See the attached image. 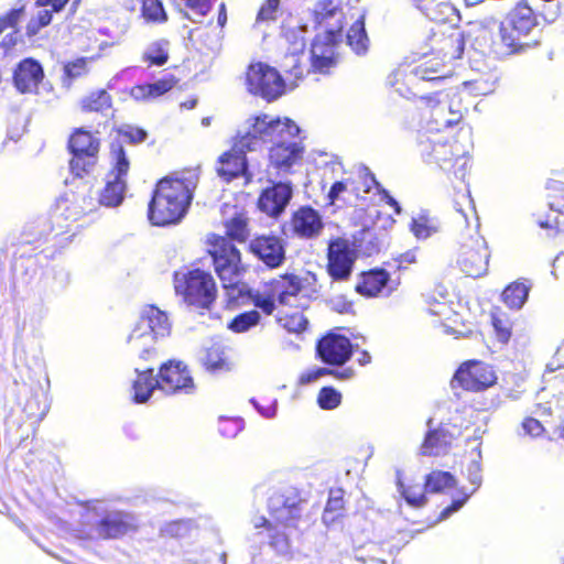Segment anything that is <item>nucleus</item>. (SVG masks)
Returning a JSON list of instances; mask_svg holds the SVG:
<instances>
[{
  "label": "nucleus",
  "mask_w": 564,
  "mask_h": 564,
  "mask_svg": "<svg viewBox=\"0 0 564 564\" xmlns=\"http://www.w3.org/2000/svg\"><path fill=\"white\" fill-rule=\"evenodd\" d=\"M346 517L345 491L340 487L330 488L322 514L323 523L327 527L340 522Z\"/></svg>",
  "instance_id": "72a5a7b5"
},
{
  "label": "nucleus",
  "mask_w": 564,
  "mask_h": 564,
  "mask_svg": "<svg viewBox=\"0 0 564 564\" xmlns=\"http://www.w3.org/2000/svg\"><path fill=\"white\" fill-rule=\"evenodd\" d=\"M306 500L299 492L281 496L279 506L269 508L270 518L259 517L254 529H264L268 545L280 555L291 551L292 540L303 535L313 523V516L305 511Z\"/></svg>",
  "instance_id": "20e7f679"
},
{
  "label": "nucleus",
  "mask_w": 564,
  "mask_h": 564,
  "mask_svg": "<svg viewBox=\"0 0 564 564\" xmlns=\"http://www.w3.org/2000/svg\"><path fill=\"white\" fill-rule=\"evenodd\" d=\"M247 251L269 270H276L286 261V243L272 232L253 236Z\"/></svg>",
  "instance_id": "f3484780"
},
{
  "label": "nucleus",
  "mask_w": 564,
  "mask_h": 564,
  "mask_svg": "<svg viewBox=\"0 0 564 564\" xmlns=\"http://www.w3.org/2000/svg\"><path fill=\"white\" fill-rule=\"evenodd\" d=\"M411 230L417 238H427L432 234V228L427 224V219L420 217L412 220Z\"/></svg>",
  "instance_id": "0e129e2a"
},
{
  "label": "nucleus",
  "mask_w": 564,
  "mask_h": 564,
  "mask_svg": "<svg viewBox=\"0 0 564 564\" xmlns=\"http://www.w3.org/2000/svg\"><path fill=\"white\" fill-rule=\"evenodd\" d=\"M326 272L335 282L348 281L351 276L357 252L348 239L336 237L328 241Z\"/></svg>",
  "instance_id": "dca6fc26"
},
{
  "label": "nucleus",
  "mask_w": 564,
  "mask_h": 564,
  "mask_svg": "<svg viewBox=\"0 0 564 564\" xmlns=\"http://www.w3.org/2000/svg\"><path fill=\"white\" fill-rule=\"evenodd\" d=\"M539 19L527 1H519L510 10L500 25V42L507 54H518L536 45L531 39L532 31L538 26Z\"/></svg>",
  "instance_id": "1a4fd4ad"
},
{
  "label": "nucleus",
  "mask_w": 564,
  "mask_h": 564,
  "mask_svg": "<svg viewBox=\"0 0 564 564\" xmlns=\"http://www.w3.org/2000/svg\"><path fill=\"white\" fill-rule=\"evenodd\" d=\"M415 7L436 25H451L459 17L458 10L449 0H432L415 3Z\"/></svg>",
  "instance_id": "7c9ffc66"
},
{
  "label": "nucleus",
  "mask_w": 564,
  "mask_h": 564,
  "mask_svg": "<svg viewBox=\"0 0 564 564\" xmlns=\"http://www.w3.org/2000/svg\"><path fill=\"white\" fill-rule=\"evenodd\" d=\"M241 430V422L235 419H221L218 424V431L225 437H234Z\"/></svg>",
  "instance_id": "680f3d73"
},
{
  "label": "nucleus",
  "mask_w": 564,
  "mask_h": 564,
  "mask_svg": "<svg viewBox=\"0 0 564 564\" xmlns=\"http://www.w3.org/2000/svg\"><path fill=\"white\" fill-rule=\"evenodd\" d=\"M347 44L357 53H365L368 47V36L365 29V15L359 17L349 28Z\"/></svg>",
  "instance_id": "a18cd8bd"
},
{
  "label": "nucleus",
  "mask_w": 564,
  "mask_h": 564,
  "mask_svg": "<svg viewBox=\"0 0 564 564\" xmlns=\"http://www.w3.org/2000/svg\"><path fill=\"white\" fill-rule=\"evenodd\" d=\"M446 62L436 59V55H427L413 68V75L420 80H438L446 77Z\"/></svg>",
  "instance_id": "ea45409f"
},
{
  "label": "nucleus",
  "mask_w": 564,
  "mask_h": 564,
  "mask_svg": "<svg viewBox=\"0 0 564 564\" xmlns=\"http://www.w3.org/2000/svg\"><path fill=\"white\" fill-rule=\"evenodd\" d=\"M67 150L70 154L83 153L87 156H98L100 140L84 128H76L67 141Z\"/></svg>",
  "instance_id": "473e14b6"
},
{
  "label": "nucleus",
  "mask_w": 564,
  "mask_h": 564,
  "mask_svg": "<svg viewBox=\"0 0 564 564\" xmlns=\"http://www.w3.org/2000/svg\"><path fill=\"white\" fill-rule=\"evenodd\" d=\"M171 333V323L165 312L154 305L147 306L128 336V344L144 361L154 360L158 351L154 343Z\"/></svg>",
  "instance_id": "6e6552de"
},
{
  "label": "nucleus",
  "mask_w": 564,
  "mask_h": 564,
  "mask_svg": "<svg viewBox=\"0 0 564 564\" xmlns=\"http://www.w3.org/2000/svg\"><path fill=\"white\" fill-rule=\"evenodd\" d=\"M45 78L41 63L34 57L21 59L12 73V83L20 94L36 95Z\"/></svg>",
  "instance_id": "b1692460"
},
{
  "label": "nucleus",
  "mask_w": 564,
  "mask_h": 564,
  "mask_svg": "<svg viewBox=\"0 0 564 564\" xmlns=\"http://www.w3.org/2000/svg\"><path fill=\"white\" fill-rule=\"evenodd\" d=\"M246 85L250 94L268 102L274 101L286 91V82L280 72L263 62L250 64L246 70Z\"/></svg>",
  "instance_id": "4468645a"
},
{
  "label": "nucleus",
  "mask_w": 564,
  "mask_h": 564,
  "mask_svg": "<svg viewBox=\"0 0 564 564\" xmlns=\"http://www.w3.org/2000/svg\"><path fill=\"white\" fill-rule=\"evenodd\" d=\"M313 21L318 28H324L323 37L327 43L338 44L343 39L345 28V13L339 2L335 0H319L313 11Z\"/></svg>",
  "instance_id": "aec40b11"
},
{
  "label": "nucleus",
  "mask_w": 564,
  "mask_h": 564,
  "mask_svg": "<svg viewBox=\"0 0 564 564\" xmlns=\"http://www.w3.org/2000/svg\"><path fill=\"white\" fill-rule=\"evenodd\" d=\"M390 281V274L381 268L371 269L360 274L355 290L358 294L375 297L383 292Z\"/></svg>",
  "instance_id": "2f4dec72"
},
{
  "label": "nucleus",
  "mask_w": 564,
  "mask_h": 564,
  "mask_svg": "<svg viewBox=\"0 0 564 564\" xmlns=\"http://www.w3.org/2000/svg\"><path fill=\"white\" fill-rule=\"evenodd\" d=\"M316 358L328 366H343L352 356V344L345 335L328 332L315 346Z\"/></svg>",
  "instance_id": "4be33fe9"
},
{
  "label": "nucleus",
  "mask_w": 564,
  "mask_h": 564,
  "mask_svg": "<svg viewBox=\"0 0 564 564\" xmlns=\"http://www.w3.org/2000/svg\"><path fill=\"white\" fill-rule=\"evenodd\" d=\"M67 194L86 216L97 209V199L93 195L91 186L87 183L80 184L76 191H70Z\"/></svg>",
  "instance_id": "09e8293b"
},
{
  "label": "nucleus",
  "mask_w": 564,
  "mask_h": 564,
  "mask_svg": "<svg viewBox=\"0 0 564 564\" xmlns=\"http://www.w3.org/2000/svg\"><path fill=\"white\" fill-rule=\"evenodd\" d=\"M253 143L252 127H250V131L239 137L234 145L219 156L216 171L224 181L230 182L246 173V152L252 150Z\"/></svg>",
  "instance_id": "a211bd4d"
},
{
  "label": "nucleus",
  "mask_w": 564,
  "mask_h": 564,
  "mask_svg": "<svg viewBox=\"0 0 564 564\" xmlns=\"http://www.w3.org/2000/svg\"><path fill=\"white\" fill-rule=\"evenodd\" d=\"M292 195L289 183L278 182L260 193L257 206L267 216L278 218L285 210Z\"/></svg>",
  "instance_id": "bb28decb"
},
{
  "label": "nucleus",
  "mask_w": 564,
  "mask_h": 564,
  "mask_svg": "<svg viewBox=\"0 0 564 564\" xmlns=\"http://www.w3.org/2000/svg\"><path fill=\"white\" fill-rule=\"evenodd\" d=\"M137 529L138 524L133 516L123 511H112L96 521L91 531L84 532V536L96 540H115L137 531Z\"/></svg>",
  "instance_id": "412c9836"
},
{
  "label": "nucleus",
  "mask_w": 564,
  "mask_h": 564,
  "mask_svg": "<svg viewBox=\"0 0 564 564\" xmlns=\"http://www.w3.org/2000/svg\"><path fill=\"white\" fill-rule=\"evenodd\" d=\"M159 390L165 395L192 393L195 389L194 379L187 365L181 360L169 359L158 370Z\"/></svg>",
  "instance_id": "6ab92c4d"
},
{
  "label": "nucleus",
  "mask_w": 564,
  "mask_h": 564,
  "mask_svg": "<svg viewBox=\"0 0 564 564\" xmlns=\"http://www.w3.org/2000/svg\"><path fill=\"white\" fill-rule=\"evenodd\" d=\"M397 261L400 269H406L408 265L416 262L415 252L413 250L405 251L397 258Z\"/></svg>",
  "instance_id": "774afa93"
},
{
  "label": "nucleus",
  "mask_w": 564,
  "mask_h": 564,
  "mask_svg": "<svg viewBox=\"0 0 564 564\" xmlns=\"http://www.w3.org/2000/svg\"><path fill=\"white\" fill-rule=\"evenodd\" d=\"M343 400L341 393L332 386L322 387L317 393L316 402L322 410L337 409Z\"/></svg>",
  "instance_id": "864d4df0"
},
{
  "label": "nucleus",
  "mask_w": 564,
  "mask_h": 564,
  "mask_svg": "<svg viewBox=\"0 0 564 564\" xmlns=\"http://www.w3.org/2000/svg\"><path fill=\"white\" fill-rule=\"evenodd\" d=\"M467 40H474L473 45H476L479 41L486 43L489 40V32L484 28H478L465 33L454 24L436 25L425 36L426 51H423L421 55L423 57L436 55V59H442L448 64L463 56Z\"/></svg>",
  "instance_id": "0eeeda50"
},
{
  "label": "nucleus",
  "mask_w": 564,
  "mask_h": 564,
  "mask_svg": "<svg viewBox=\"0 0 564 564\" xmlns=\"http://www.w3.org/2000/svg\"><path fill=\"white\" fill-rule=\"evenodd\" d=\"M491 326L494 328L496 339L507 345L512 337L513 322L510 316L501 311L491 313Z\"/></svg>",
  "instance_id": "49530a36"
},
{
  "label": "nucleus",
  "mask_w": 564,
  "mask_h": 564,
  "mask_svg": "<svg viewBox=\"0 0 564 564\" xmlns=\"http://www.w3.org/2000/svg\"><path fill=\"white\" fill-rule=\"evenodd\" d=\"M141 18L147 23L164 24L169 20V14L161 0H140Z\"/></svg>",
  "instance_id": "c03bdc74"
},
{
  "label": "nucleus",
  "mask_w": 564,
  "mask_h": 564,
  "mask_svg": "<svg viewBox=\"0 0 564 564\" xmlns=\"http://www.w3.org/2000/svg\"><path fill=\"white\" fill-rule=\"evenodd\" d=\"M82 0H35L37 8L50 7V9L40 10L25 24V36L34 39L42 29L48 26L53 21L54 13L62 12L67 4H70L72 13H75Z\"/></svg>",
  "instance_id": "393cba45"
},
{
  "label": "nucleus",
  "mask_w": 564,
  "mask_h": 564,
  "mask_svg": "<svg viewBox=\"0 0 564 564\" xmlns=\"http://www.w3.org/2000/svg\"><path fill=\"white\" fill-rule=\"evenodd\" d=\"M169 47H170V42L166 39L155 40L142 53L141 61L148 67L164 66L170 59Z\"/></svg>",
  "instance_id": "a19ab883"
},
{
  "label": "nucleus",
  "mask_w": 564,
  "mask_h": 564,
  "mask_svg": "<svg viewBox=\"0 0 564 564\" xmlns=\"http://www.w3.org/2000/svg\"><path fill=\"white\" fill-rule=\"evenodd\" d=\"M178 12L188 17V11L199 17H206L213 9L212 0H171Z\"/></svg>",
  "instance_id": "8fccbe9b"
},
{
  "label": "nucleus",
  "mask_w": 564,
  "mask_h": 564,
  "mask_svg": "<svg viewBox=\"0 0 564 564\" xmlns=\"http://www.w3.org/2000/svg\"><path fill=\"white\" fill-rule=\"evenodd\" d=\"M96 61V56L90 57H77L73 61H68L63 66V77L68 82H73L79 77L88 74V64Z\"/></svg>",
  "instance_id": "603ef678"
},
{
  "label": "nucleus",
  "mask_w": 564,
  "mask_h": 564,
  "mask_svg": "<svg viewBox=\"0 0 564 564\" xmlns=\"http://www.w3.org/2000/svg\"><path fill=\"white\" fill-rule=\"evenodd\" d=\"M498 376L492 365L480 359L459 364L451 379L452 389L478 393L497 384Z\"/></svg>",
  "instance_id": "ddd939ff"
},
{
  "label": "nucleus",
  "mask_w": 564,
  "mask_h": 564,
  "mask_svg": "<svg viewBox=\"0 0 564 564\" xmlns=\"http://www.w3.org/2000/svg\"><path fill=\"white\" fill-rule=\"evenodd\" d=\"M202 364L210 373H220L231 370V361L226 354V348L218 343H214L205 349Z\"/></svg>",
  "instance_id": "58836bf2"
},
{
  "label": "nucleus",
  "mask_w": 564,
  "mask_h": 564,
  "mask_svg": "<svg viewBox=\"0 0 564 564\" xmlns=\"http://www.w3.org/2000/svg\"><path fill=\"white\" fill-rule=\"evenodd\" d=\"M324 228L319 213L305 205L294 210L290 217V229L294 237L300 239H315Z\"/></svg>",
  "instance_id": "a878e982"
},
{
  "label": "nucleus",
  "mask_w": 564,
  "mask_h": 564,
  "mask_svg": "<svg viewBox=\"0 0 564 564\" xmlns=\"http://www.w3.org/2000/svg\"><path fill=\"white\" fill-rule=\"evenodd\" d=\"M327 372H328V368L314 367L312 369H307V370L301 372L297 377L296 382L299 386H307V384L321 379L322 377L327 376Z\"/></svg>",
  "instance_id": "052dcab7"
},
{
  "label": "nucleus",
  "mask_w": 564,
  "mask_h": 564,
  "mask_svg": "<svg viewBox=\"0 0 564 564\" xmlns=\"http://www.w3.org/2000/svg\"><path fill=\"white\" fill-rule=\"evenodd\" d=\"M112 105V96L105 88L90 90L79 101L80 110L87 113L105 115L111 110Z\"/></svg>",
  "instance_id": "4c0bfd02"
},
{
  "label": "nucleus",
  "mask_w": 564,
  "mask_h": 564,
  "mask_svg": "<svg viewBox=\"0 0 564 564\" xmlns=\"http://www.w3.org/2000/svg\"><path fill=\"white\" fill-rule=\"evenodd\" d=\"M467 471L470 477V484L473 486L471 491H475L481 482L480 468L477 464L473 463L467 467Z\"/></svg>",
  "instance_id": "338daca9"
},
{
  "label": "nucleus",
  "mask_w": 564,
  "mask_h": 564,
  "mask_svg": "<svg viewBox=\"0 0 564 564\" xmlns=\"http://www.w3.org/2000/svg\"><path fill=\"white\" fill-rule=\"evenodd\" d=\"M280 3L281 0H265L257 13V23L275 21Z\"/></svg>",
  "instance_id": "5fc2aeb1"
},
{
  "label": "nucleus",
  "mask_w": 564,
  "mask_h": 564,
  "mask_svg": "<svg viewBox=\"0 0 564 564\" xmlns=\"http://www.w3.org/2000/svg\"><path fill=\"white\" fill-rule=\"evenodd\" d=\"M303 278L295 272H283L263 283V290L247 286L242 297H248L263 315L275 314L276 323L290 334H303L310 322L304 315L308 308L307 296L304 295Z\"/></svg>",
  "instance_id": "f257e3e1"
},
{
  "label": "nucleus",
  "mask_w": 564,
  "mask_h": 564,
  "mask_svg": "<svg viewBox=\"0 0 564 564\" xmlns=\"http://www.w3.org/2000/svg\"><path fill=\"white\" fill-rule=\"evenodd\" d=\"M490 252L486 240L475 229L468 228L459 241L457 265L470 278H479L488 271Z\"/></svg>",
  "instance_id": "2eb2a0df"
},
{
  "label": "nucleus",
  "mask_w": 564,
  "mask_h": 564,
  "mask_svg": "<svg viewBox=\"0 0 564 564\" xmlns=\"http://www.w3.org/2000/svg\"><path fill=\"white\" fill-rule=\"evenodd\" d=\"M110 170L105 175V185L98 192L97 203L106 208H116L124 200L130 171L128 154L119 142L110 145Z\"/></svg>",
  "instance_id": "f8f14e48"
},
{
  "label": "nucleus",
  "mask_w": 564,
  "mask_h": 564,
  "mask_svg": "<svg viewBox=\"0 0 564 564\" xmlns=\"http://www.w3.org/2000/svg\"><path fill=\"white\" fill-rule=\"evenodd\" d=\"M206 243L207 253L223 288L229 296L242 297L248 284L242 281L247 269L242 262L241 251L228 237L218 234H209Z\"/></svg>",
  "instance_id": "423d86ee"
},
{
  "label": "nucleus",
  "mask_w": 564,
  "mask_h": 564,
  "mask_svg": "<svg viewBox=\"0 0 564 564\" xmlns=\"http://www.w3.org/2000/svg\"><path fill=\"white\" fill-rule=\"evenodd\" d=\"M153 368L135 370V379L132 381V401L134 403L147 402L155 389L159 390L158 376L154 377Z\"/></svg>",
  "instance_id": "c9c22d12"
},
{
  "label": "nucleus",
  "mask_w": 564,
  "mask_h": 564,
  "mask_svg": "<svg viewBox=\"0 0 564 564\" xmlns=\"http://www.w3.org/2000/svg\"><path fill=\"white\" fill-rule=\"evenodd\" d=\"M86 215L82 212L74 199L69 198L65 193L59 197L51 208L47 221L50 230L54 236H62L69 232L74 223L82 219Z\"/></svg>",
  "instance_id": "5701e85b"
},
{
  "label": "nucleus",
  "mask_w": 564,
  "mask_h": 564,
  "mask_svg": "<svg viewBox=\"0 0 564 564\" xmlns=\"http://www.w3.org/2000/svg\"><path fill=\"white\" fill-rule=\"evenodd\" d=\"M467 84L464 87L442 90L420 97L422 109L431 112L435 124L452 128L458 124L470 105Z\"/></svg>",
  "instance_id": "9b49d317"
},
{
  "label": "nucleus",
  "mask_w": 564,
  "mask_h": 564,
  "mask_svg": "<svg viewBox=\"0 0 564 564\" xmlns=\"http://www.w3.org/2000/svg\"><path fill=\"white\" fill-rule=\"evenodd\" d=\"M521 426L524 433L532 438L543 436L546 431L542 422L533 416H525L521 423Z\"/></svg>",
  "instance_id": "13d9d810"
},
{
  "label": "nucleus",
  "mask_w": 564,
  "mask_h": 564,
  "mask_svg": "<svg viewBox=\"0 0 564 564\" xmlns=\"http://www.w3.org/2000/svg\"><path fill=\"white\" fill-rule=\"evenodd\" d=\"M401 494L405 501L412 507H422L426 502L425 491L422 490L419 484L404 487Z\"/></svg>",
  "instance_id": "6e6d98bb"
},
{
  "label": "nucleus",
  "mask_w": 564,
  "mask_h": 564,
  "mask_svg": "<svg viewBox=\"0 0 564 564\" xmlns=\"http://www.w3.org/2000/svg\"><path fill=\"white\" fill-rule=\"evenodd\" d=\"M455 486V478L449 471L432 470L425 476L424 491L438 494Z\"/></svg>",
  "instance_id": "de8ad7c7"
},
{
  "label": "nucleus",
  "mask_w": 564,
  "mask_h": 564,
  "mask_svg": "<svg viewBox=\"0 0 564 564\" xmlns=\"http://www.w3.org/2000/svg\"><path fill=\"white\" fill-rule=\"evenodd\" d=\"M530 289L524 281H513L503 289L502 301L508 307L519 310L527 302Z\"/></svg>",
  "instance_id": "79ce46f5"
},
{
  "label": "nucleus",
  "mask_w": 564,
  "mask_h": 564,
  "mask_svg": "<svg viewBox=\"0 0 564 564\" xmlns=\"http://www.w3.org/2000/svg\"><path fill=\"white\" fill-rule=\"evenodd\" d=\"M173 288L177 296L191 307L209 311L216 302L217 284L209 271L193 268L173 274Z\"/></svg>",
  "instance_id": "9d476101"
},
{
  "label": "nucleus",
  "mask_w": 564,
  "mask_h": 564,
  "mask_svg": "<svg viewBox=\"0 0 564 564\" xmlns=\"http://www.w3.org/2000/svg\"><path fill=\"white\" fill-rule=\"evenodd\" d=\"M180 79L174 74H166L153 83H141L133 85L130 97L138 102H149L159 99L173 90Z\"/></svg>",
  "instance_id": "c85d7f7f"
},
{
  "label": "nucleus",
  "mask_w": 564,
  "mask_h": 564,
  "mask_svg": "<svg viewBox=\"0 0 564 564\" xmlns=\"http://www.w3.org/2000/svg\"><path fill=\"white\" fill-rule=\"evenodd\" d=\"M417 152L429 164H435L448 174L452 183L453 205L463 221L468 226L469 216L475 214V206L466 182L468 158L466 144L459 142L453 134L440 131L423 134L417 141Z\"/></svg>",
  "instance_id": "f03ea898"
},
{
  "label": "nucleus",
  "mask_w": 564,
  "mask_h": 564,
  "mask_svg": "<svg viewBox=\"0 0 564 564\" xmlns=\"http://www.w3.org/2000/svg\"><path fill=\"white\" fill-rule=\"evenodd\" d=\"M262 312L254 307L237 314L227 325V328L236 334L249 332L261 323Z\"/></svg>",
  "instance_id": "37998d69"
},
{
  "label": "nucleus",
  "mask_w": 564,
  "mask_h": 564,
  "mask_svg": "<svg viewBox=\"0 0 564 564\" xmlns=\"http://www.w3.org/2000/svg\"><path fill=\"white\" fill-rule=\"evenodd\" d=\"M252 133L253 140H262L272 145L268 152V166L276 175H286L293 172L295 166L301 165L305 148L296 140L300 128L290 118H272L267 113L253 117Z\"/></svg>",
  "instance_id": "7ed1b4c3"
},
{
  "label": "nucleus",
  "mask_w": 564,
  "mask_h": 564,
  "mask_svg": "<svg viewBox=\"0 0 564 564\" xmlns=\"http://www.w3.org/2000/svg\"><path fill=\"white\" fill-rule=\"evenodd\" d=\"M350 184H352L350 178L333 183L327 194L328 204L334 205L335 202L340 198V195L348 189Z\"/></svg>",
  "instance_id": "e2e57ef3"
},
{
  "label": "nucleus",
  "mask_w": 564,
  "mask_h": 564,
  "mask_svg": "<svg viewBox=\"0 0 564 564\" xmlns=\"http://www.w3.org/2000/svg\"><path fill=\"white\" fill-rule=\"evenodd\" d=\"M454 435L449 432L448 427L444 424L438 425L434 430H430L421 445L423 455L435 456L441 451L449 447L454 441Z\"/></svg>",
  "instance_id": "f704fd0d"
},
{
  "label": "nucleus",
  "mask_w": 564,
  "mask_h": 564,
  "mask_svg": "<svg viewBox=\"0 0 564 564\" xmlns=\"http://www.w3.org/2000/svg\"><path fill=\"white\" fill-rule=\"evenodd\" d=\"M25 14V4L11 8L0 15V35L10 30L0 41V50L4 56L11 55L21 42L19 24Z\"/></svg>",
  "instance_id": "cd10ccee"
},
{
  "label": "nucleus",
  "mask_w": 564,
  "mask_h": 564,
  "mask_svg": "<svg viewBox=\"0 0 564 564\" xmlns=\"http://www.w3.org/2000/svg\"><path fill=\"white\" fill-rule=\"evenodd\" d=\"M310 72V68L305 69L304 65H302L300 62H296L289 70H286V87H297Z\"/></svg>",
  "instance_id": "4d7b16f0"
},
{
  "label": "nucleus",
  "mask_w": 564,
  "mask_h": 564,
  "mask_svg": "<svg viewBox=\"0 0 564 564\" xmlns=\"http://www.w3.org/2000/svg\"><path fill=\"white\" fill-rule=\"evenodd\" d=\"M335 45L336 44L327 43L325 37H315L310 56V70L312 73L326 75L336 66L337 58L334 51Z\"/></svg>",
  "instance_id": "c756f323"
},
{
  "label": "nucleus",
  "mask_w": 564,
  "mask_h": 564,
  "mask_svg": "<svg viewBox=\"0 0 564 564\" xmlns=\"http://www.w3.org/2000/svg\"><path fill=\"white\" fill-rule=\"evenodd\" d=\"M197 184L198 172L193 169L160 178L148 205L149 221L160 227L178 223L187 213Z\"/></svg>",
  "instance_id": "39448f33"
},
{
  "label": "nucleus",
  "mask_w": 564,
  "mask_h": 564,
  "mask_svg": "<svg viewBox=\"0 0 564 564\" xmlns=\"http://www.w3.org/2000/svg\"><path fill=\"white\" fill-rule=\"evenodd\" d=\"M327 376H330L337 380H350L355 376V370L351 367L344 369H330L328 368Z\"/></svg>",
  "instance_id": "69168bd1"
},
{
  "label": "nucleus",
  "mask_w": 564,
  "mask_h": 564,
  "mask_svg": "<svg viewBox=\"0 0 564 564\" xmlns=\"http://www.w3.org/2000/svg\"><path fill=\"white\" fill-rule=\"evenodd\" d=\"M225 235L230 241L245 243L251 236L250 218L246 212H237L224 221Z\"/></svg>",
  "instance_id": "e433bc0d"
},
{
  "label": "nucleus",
  "mask_w": 564,
  "mask_h": 564,
  "mask_svg": "<svg viewBox=\"0 0 564 564\" xmlns=\"http://www.w3.org/2000/svg\"><path fill=\"white\" fill-rule=\"evenodd\" d=\"M119 134L131 144L142 143L148 138V132L143 128L132 126L121 129Z\"/></svg>",
  "instance_id": "bf43d9fd"
},
{
  "label": "nucleus",
  "mask_w": 564,
  "mask_h": 564,
  "mask_svg": "<svg viewBox=\"0 0 564 564\" xmlns=\"http://www.w3.org/2000/svg\"><path fill=\"white\" fill-rule=\"evenodd\" d=\"M98 162V156H87L83 153L72 154L69 160V171L78 178L88 175Z\"/></svg>",
  "instance_id": "3c124183"
}]
</instances>
